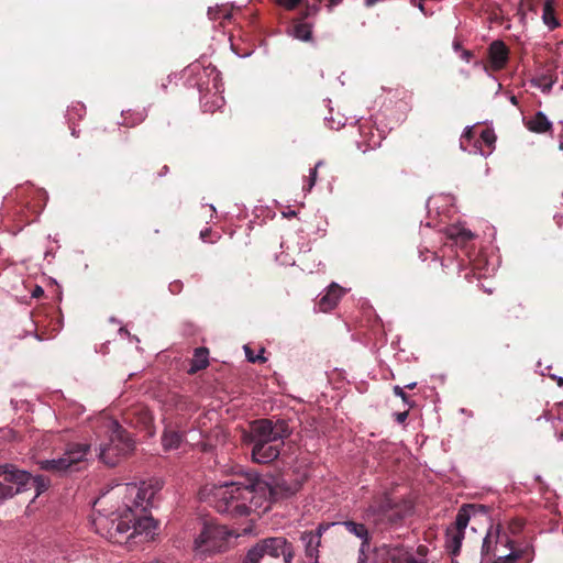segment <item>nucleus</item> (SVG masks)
I'll use <instances>...</instances> for the list:
<instances>
[{"label":"nucleus","mask_w":563,"mask_h":563,"mask_svg":"<svg viewBox=\"0 0 563 563\" xmlns=\"http://www.w3.org/2000/svg\"><path fill=\"white\" fill-rule=\"evenodd\" d=\"M322 162H318L314 166V168L310 169V175H309V179H308V183L306 185H303V190L306 191H310L313 186L316 185V181H317V174H318V168L321 166Z\"/></svg>","instance_id":"2f4dec72"},{"label":"nucleus","mask_w":563,"mask_h":563,"mask_svg":"<svg viewBox=\"0 0 563 563\" xmlns=\"http://www.w3.org/2000/svg\"><path fill=\"white\" fill-rule=\"evenodd\" d=\"M343 294L344 289L341 286L335 283L331 284L327 292L318 300L319 310L328 312L334 309Z\"/></svg>","instance_id":"f3484780"},{"label":"nucleus","mask_w":563,"mask_h":563,"mask_svg":"<svg viewBox=\"0 0 563 563\" xmlns=\"http://www.w3.org/2000/svg\"><path fill=\"white\" fill-rule=\"evenodd\" d=\"M294 547L283 537L260 540L251 548L243 563H291Z\"/></svg>","instance_id":"423d86ee"},{"label":"nucleus","mask_w":563,"mask_h":563,"mask_svg":"<svg viewBox=\"0 0 563 563\" xmlns=\"http://www.w3.org/2000/svg\"><path fill=\"white\" fill-rule=\"evenodd\" d=\"M558 384H559V386H563V378L562 377L558 379Z\"/></svg>","instance_id":"864d4df0"},{"label":"nucleus","mask_w":563,"mask_h":563,"mask_svg":"<svg viewBox=\"0 0 563 563\" xmlns=\"http://www.w3.org/2000/svg\"><path fill=\"white\" fill-rule=\"evenodd\" d=\"M463 136H464V137H466V139H472V136H473V132H472V130H471V129H467V130L464 132Z\"/></svg>","instance_id":"49530a36"},{"label":"nucleus","mask_w":563,"mask_h":563,"mask_svg":"<svg viewBox=\"0 0 563 563\" xmlns=\"http://www.w3.org/2000/svg\"><path fill=\"white\" fill-rule=\"evenodd\" d=\"M133 490H136L135 495V505L136 506H143V503L146 500L147 503L154 497V490H150L147 487H140L136 488L135 486L132 487Z\"/></svg>","instance_id":"cd10ccee"},{"label":"nucleus","mask_w":563,"mask_h":563,"mask_svg":"<svg viewBox=\"0 0 563 563\" xmlns=\"http://www.w3.org/2000/svg\"><path fill=\"white\" fill-rule=\"evenodd\" d=\"M124 420L135 429L144 431L148 437L155 433L154 418L146 407L136 406L130 408L124 413Z\"/></svg>","instance_id":"ddd939ff"},{"label":"nucleus","mask_w":563,"mask_h":563,"mask_svg":"<svg viewBox=\"0 0 563 563\" xmlns=\"http://www.w3.org/2000/svg\"><path fill=\"white\" fill-rule=\"evenodd\" d=\"M464 533L449 530L448 531V540H446V549L452 556H457L461 551V543Z\"/></svg>","instance_id":"393cba45"},{"label":"nucleus","mask_w":563,"mask_h":563,"mask_svg":"<svg viewBox=\"0 0 563 563\" xmlns=\"http://www.w3.org/2000/svg\"><path fill=\"white\" fill-rule=\"evenodd\" d=\"M51 481L43 475L32 476L12 464L0 465V503L15 494L35 490V497L48 489Z\"/></svg>","instance_id":"39448f33"},{"label":"nucleus","mask_w":563,"mask_h":563,"mask_svg":"<svg viewBox=\"0 0 563 563\" xmlns=\"http://www.w3.org/2000/svg\"><path fill=\"white\" fill-rule=\"evenodd\" d=\"M209 366V350L207 347H197L190 361V367L187 371L189 375H194Z\"/></svg>","instance_id":"6ab92c4d"},{"label":"nucleus","mask_w":563,"mask_h":563,"mask_svg":"<svg viewBox=\"0 0 563 563\" xmlns=\"http://www.w3.org/2000/svg\"><path fill=\"white\" fill-rule=\"evenodd\" d=\"M560 150H563V143L560 144Z\"/></svg>","instance_id":"bf43d9fd"},{"label":"nucleus","mask_w":563,"mask_h":563,"mask_svg":"<svg viewBox=\"0 0 563 563\" xmlns=\"http://www.w3.org/2000/svg\"><path fill=\"white\" fill-rule=\"evenodd\" d=\"M265 490L266 486L255 479H249L247 483H225L214 488L213 506L218 512L233 518L247 516L250 511L264 507Z\"/></svg>","instance_id":"f257e3e1"},{"label":"nucleus","mask_w":563,"mask_h":563,"mask_svg":"<svg viewBox=\"0 0 563 563\" xmlns=\"http://www.w3.org/2000/svg\"><path fill=\"white\" fill-rule=\"evenodd\" d=\"M31 192H34V189L31 188V187H19L16 188L15 190V197L13 198L14 200H18V205L20 207V210H16L15 213H23V208H26L27 210L31 209V206H30V202L26 201V195L31 194ZM32 212L34 216L37 214V210L32 207Z\"/></svg>","instance_id":"b1692460"},{"label":"nucleus","mask_w":563,"mask_h":563,"mask_svg":"<svg viewBox=\"0 0 563 563\" xmlns=\"http://www.w3.org/2000/svg\"><path fill=\"white\" fill-rule=\"evenodd\" d=\"M214 97H216V100L213 101L211 107H208V102H206L203 104L205 111L213 112L216 108L220 109L224 104V100L222 97H218L216 95H214Z\"/></svg>","instance_id":"c9c22d12"},{"label":"nucleus","mask_w":563,"mask_h":563,"mask_svg":"<svg viewBox=\"0 0 563 563\" xmlns=\"http://www.w3.org/2000/svg\"><path fill=\"white\" fill-rule=\"evenodd\" d=\"M472 56V53L470 51H464V58L466 60H470V57Z\"/></svg>","instance_id":"8fccbe9b"},{"label":"nucleus","mask_w":563,"mask_h":563,"mask_svg":"<svg viewBox=\"0 0 563 563\" xmlns=\"http://www.w3.org/2000/svg\"><path fill=\"white\" fill-rule=\"evenodd\" d=\"M532 556V547H517L516 541L500 525H497L487 531L482 542L481 552L476 553L468 563H481L484 560L493 563H529Z\"/></svg>","instance_id":"7ed1b4c3"},{"label":"nucleus","mask_w":563,"mask_h":563,"mask_svg":"<svg viewBox=\"0 0 563 563\" xmlns=\"http://www.w3.org/2000/svg\"><path fill=\"white\" fill-rule=\"evenodd\" d=\"M319 10H320L319 4H307L303 8V10L300 12L299 19L305 21L306 19H308L310 16L317 15Z\"/></svg>","instance_id":"7c9ffc66"},{"label":"nucleus","mask_w":563,"mask_h":563,"mask_svg":"<svg viewBox=\"0 0 563 563\" xmlns=\"http://www.w3.org/2000/svg\"><path fill=\"white\" fill-rule=\"evenodd\" d=\"M412 511V504L389 492L375 495L364 508L362 518L378 531L401 527Z\"/></svg>","instance_id":"20e7f679"},{"label":"nucleus","mask_w":563,"mask_h":563,"mask_svg":"<svg viewBox=\"0 0 563 563\" xmlns=\"http://www.w3.org/2000/svg\"><path fill=\"white\" fill-rule=\"evenodd\" d=\"M302 0H278V3L286 10H294Z\"/></svg>","instance_id":"e433bc0d"},{"label":"nucleus","mask_w":563,"mask_h":563,"mask_svg":"<svg viewBox=\"0 0 563 563\" xmlns=\"http://www.w3.org/2000/svg\"><path fill=\"white\" fill-rule=\"evenodd\" d=\"M418 553L424 555L427 553V548L424 545H420L418 548Z\"/></svg>","instance_id":"de8ad7c7"},{"label":"nucleus","mask_w":563,"mask_h":563,"mask_svg":"<svg viewBox=\"0 0 563 563\" xmlns=\"http://www.w3.org/2000/svg\"><path fill=\"white\" fill-rule=\"evenodd\" d=\"M516 307H521V305H520V303L514 305V306L509 309V311L514 310Z\"/></svg>","instance_id":"6e6d98bb"},{"label":"nucleus","mask_w":563,"mask_h":563,"mask_svg":"<svg viewBox=\"0 0 563 563\" xmlns=\"http://www.w3.org/2000/svg\"><path fill=\"white\" fill-rule=\"evenodd\" d=\"M184 440V434L176 430H165L162 437V444L165 450L178 449Z\"/></svg>","instance_id":"5701e85b"},{"label":"nucleus","mask_w":563,"mask_h":563,"mask_svg":"<svg viewBox=\"0 0 563 563\" xmlns=\"http://www.w3.org/2000/svg\"><path fill=\"white\" fill-rule=\"evenodd\" d=\"M543 23L552 31L560 26L559 20L555 18L554 1L547 0L543 4L542 12Z\"/></svg>","instance_id":"4be33fe9"},{"label":"nucleus","mask_w":563,"mask_h":563,"mask_svg":"<svg viewBox=\"0 0 563 563\" xmlns=\"http://www.w3.org/2000/svg\"><path fill=\"white\" fill-rule=\"evenodd\" d=\"M481 140L487 145L493 146L496 142V135L493 130L485 129L481 132Z\"/></svg>","instance_id":"72a5a7b5"},{"label":"nucleus","mask_w":563,"mask_h":563,"mask_svg":"<svg viewBox=\"0 0 563 563\" xmlns=\"http://www.w3.org/2000/svg\"><path fill=\"white\" fill-rule=\"evenodd\" d=\"M394 394L402 399V401L408 405L409 407L413 406V402L410 400V397L404 391V388L396 385L393 388Z\"/></svg>","instance_id":"f704fd0d"},{"label":"nucleus","mask_w":563,"mask_h":563,"mask_svg":"<svg viewBox=\"0 0 563 563\" xmlns=\"http://www.w3.org/2000/svg\"><path fill=\"white\" fill-rule=\"evenodd\" d=\"M450 236L456 242L465 243L473 239V233L466 229H453Z\"/></svg>","instance_id":"c756f323"},{"label":"nucleus","mask_w":563,"mask_h":563,"mask_svg":"<svg viewBox=\"0 0 563 563\" xmlns=\"http://www.w3.org/2000/svg\"><path fill=\"white\" fill-rule=\"evenodd\" d=\"M132 523H131V538L135 536H143L146 540H151L154 537L156 529V521L150 516L136 517L132 510Z\"/></svg>","instance_id":"2eb2a0df"},{"label":"nucleus","mask_w":563,"mask_h":563,"mask_svg":"<svg viewBox=\"0 0 563 563\" xmlns=\"http://www.w3.org/2000/svg\"><path fill=\"white\" fill-rule=\"evenodd\" d=\"M387 558L391 563H426L424 560L416 559L415 555L402 545L390 547L387 550Z\"/></svg>","instance_id":"a211bd4d"},{"label":"nucleus","mask_w":563,"mask_h":563,"mask_svg":"<svg viewBox=\"0 0 563 563\" xmlns=\"http://www.w3.org/2000/svg\"><path fill=\"white\" fill-rule=\"evenodd\" d=\"M477 512L486 514V506L475 504L464 505L456 515L454 531L464 533V529L467 527L472 516H475Z\"/></svg>","instance_id":"dca6fc26"},{"label":"nucleus","mask_w":563,"mask_h":563,"mask_svg":"<svg viewBox=\"0 0 563 563\" xmlns=\"http://www.w3.org/2000/svg\"><path fill=\"white\" fill-rule=\"evenodd\" d=\"M343 0H329V3L327 4L329 10H332L333 7L339 5Z\"/></svg>","instance_id":"79ce46f5"},{"label":"nucleus","mask_w":563,"mask_h":563,"mask_svg":"<svg viewBox=\"0 0 563 563\" xmlns=\"http://www.w3.org/2000/svg\"><path fill=\"white\" fill-rule=\"evenodd\" d=\"M109 440L100 444L99 459L108 466H115L134 450L135 442L118 421L108 422Z\"/></svg>","instance_id":"6e6552de"},{"label":"nucleus","mask_w":563,"mask_h":563,"mask_svg":"<svg viewBox=\"0 0 563 563\" xmlns=\"http://www.w3.org/2000/svg\"><path fill=\"white\" fill-rule=\"evenodd\" d=\"M294 35L301 41H309L311 38V25L298 18L294 25Z\"/></svg>","instance_id":"a878e982"},{"label":"nucleus","mask_w":563,"mask_h":563,"mask_svg":"<svg viewBox=\"0 0 563 563\" xmlns=\"http://www.w3.org/2000/svg\"><path fill=\"white\" fill-rule=\"evenodd\" d=\"M552 88V82H548V84H544L543 88H542V91L543 92H549Z\"/></svg>","instance_id":"c03bdc74"},{"label":"nucleus","mask_w":563,"mask_h":563,"mask_svg":"<svg viewBox=\"0 0 563 563\" xmlns=\"http://www.w3.org/2000/svg\"><path fill=\"white\" fill-rule=\"evenodd\" d=\"M245 355L249 362L251 363H265L266 358L262 354H254V352L249 347L244 346ZM264 352V349L261 350V353Z\"/></svg>","instance_id":"473e14b6"},{"label":"nucleus","mask_w":563,"mask_h":563,"mask_svg":"<svg viewBox=\"0 0 563 563\" xmlns=\"http://www.w3.org/2000/svg\"><path fill=\"white\" fill-rule=\"evenodd\" d=\"M21 221H25V222L30 223V222L34 221V218H30L29 216L25 214V216L21 217Z\"/></svg>","instance_id":"09e8293b"},{"label":"nucleus","mask_w":563,"mask_h":563,"mask_svg":"<svg viewBox=\"0 0 563 563\" xmlns=\"http://www.w3.org/2000/svg\"><path fill=\"white\" fill-rule=\"evenodd\" d=\"M528 130L534 133H544L552 129V123L547 115L539 111L529 121L526 122Z\"/></svg>","instance_id":"412c9836"},{"label":"nucleus","mask_w":563,"mask_h":563,"mask_svg":"<svg viewBox=\"0 0 563 563\" xmlns=\"http://www.w3.org/2000/svg\"><path fill=\"white\" fill-rule=\"evenodd\" d=\"M167 170H168V167H167L166 165H165V166H163V168H162V173H161L159 175H163V173H166Z\"/></svg>","instance_id":"603ef678"},{"label":"nucleus","mask_w":563,"mask_h":563,"mask_svg":"<svg viewBox=\"0 0 563 563\" xmlns=\"http://www.w3.org/2000/svg\"><path fill=\"white\" fill-rule=\"evenodd\" d=\"M307 471L302 467H294L283 472L276 479L268 483L261 478H255L267 488L265 490V504L263 509L267 510L272 500L288 498L300 490L302 484L307 481Z\"/></svg>","instance_id":"0eeeda50"},{"label":"nucleus","mask_w":563,"mask_h":563,"mask_svg":"<svg viewBox=\"0 0 563 563\" xmlns=\"http://www.w3.org/2000/svg\"><path fill=\"white\" fill-rule=\"evenodd\" d=\"M416 385H417V384H416L415 382H413V383H409V384H407V385L405 386V388H407V389H413V388L416 387Z\"/></svg>","instance_id":"3c124183"},{"label":"nucleus","mask_w":563,"mask_h":563,"mask_svg":"<svg viewBox=\"0 0 563 563\" xmlns=\"http://www.w3.org/2000/svg\"><path fill=\"white\" fill-rule=\"evenodd\" d=\"M556 418L563 421V404L560 402L556 405Z\"/></svg>","instance_id":"a19ab883"},{"label":"nucleus","mask_w":563,"mask_h":563,"mask_svg":"<svg viewBox=\"0 0 563 563\" xmlns=\"http://www.w3.org/2000/svg\"><path fill=\"white\" fill-rule=\"evenodd\" d=\"M220 13H221V10L220 9H213V8H209L208 10V15L211 20H217V19H220Z\"/></svg>","instance_id":"ea45409f"},{"label":"nucleus","mask_w":563,"mask_h":563,"mask_svg":"<svg viewBox=\"0 0 563 563\" xmlns=\"http://www.w3.org/2000/svg\"><path fill=\"white\" fill-rule=\"evenodd\" d=\"M89 450V444L70 443L67 445L63 456L58 459L41 461L40 466L44 471L56 474L77 472L80 470V465L85 462Z\"/></svg>","instance_id":"9d476101"},{"label":"nucleus","mask_w":563,"mask_h":563,"mask_svg":"<svg viewBox=\"0 0 563 563\" xmlns=\"http://www.w3.org/2000/svg\"><path fill=\"white\" fill-rule=\"evenodd\" d=\"M342 525L344 526L347 532L354 534L355 537L362 540V548L369 545V531L364 523L356 522L353 520H346L342 522Z\"/></svg>","instance_id":"aec40b11"},{"label":"nucleus","mask_w":563,"mask_h":563,"mask_svg":"<svg viewBox=\"0 0 563 563\" xmlns=\"http://www.w3.org/2000/svg\"><path fill=\"white\" fill-rule=\"evenodd\" d=\"M183 289V283L180 280H174L169 284V290L172 294H179Z\"/></svg>","instance_id":"4c0bfd02"},{"label":"nucleus","mask_w":563,"mask_h":563,"mask_svg":"<svg viewBox=\"0 0 563 563\" xmlns=\"http://www.w3.org/2000/svg\"><path fill=\"white\" fill-rule=\"evenodd\" d=\"M552 415L550 412H544L542 416H539L536 419L534 428L536 430L545 429L548 431L554 429L553 423L551 422Z\"/></svg>","instance_id":"c85d7f7f"},{"label":"nucleus","mask_w":563,"mask_h":563,"mask_svg":"<svg viewBox=\"0 0 563 563\" xmlns=\"http://www.w3.org/2000/svg\"><path fill=\"white\" fill-rule=\"evenodd\" d=\"M322 0H318V2H321Z\"/></svg>","instance_id":"052dcab7"},{"label":"nucleus","mask_w":563,"mask_h":563,"mask_svg":"<svg viewBox=\"0 0 563 563\" xmlns=\"http://www.w3.org/2000/svg\"><path fill=\"white\" fill-rule=\"evenodd\" d=\"M394 416H395V420L398 423H404L407 420V418H408V410H405L402 412H397Z\"/></svg>","instance_id":"58836bf2"},{"label":"nucleus","mask_w":563,"mask_h":563,"mask_svg":"<svg viewBox=\"0 0 563 563\" xmlns=\"http://www.w3.org/2000/svg\"><path fill=\"white\" fill-rule=\"evenodd\" d=\"M144 118H145V114H144V113H141V114H140V119H139V120H140V121H143V120H144Z\"/></svg>","instance_id":"13d9d810"},{"label":"nucleus","mask_w":563,"mask_h":563,"mask_svg":"<svg viewBox=\"0 0 563 563\" xmlns=\"http://www.w3.org/2000/svg\"><path fill=\"white\" fill-rule=\"evenodd\" d=\"M334 525V522H322L318 525L316 530L305 531L301 533L300 541L305 548V555L308 563H318L321 537L331 526Z\"/></svg>","instance_id":"f8f14e48"},{"label":"nucleus","mask_w":563,"mask_h":563,"mask_svg":"<svg viewBox=\"0 0 563 563\" xmlns=\"http://www.w3.org/2000/svg\"><path fill=\"white\" fill-rule=\"evenodd\" d=\"M41 295H43V289L37 287L33 292V297H40Z\"/></svg>","instance_id":"a18cd8bd"},{"label":"nucleus","mask_w":563,"mask_h":563,"mask_svg":"<svg viewBox=\"0 0 563 563\" xmlns=\"http://www.w3.org/2000/svg\"><path fill=\"white\" fill-rule=\"evenodd\" d=\"M229 16H230V14H229L228 12H223V13H222V18L227 19V18H229Z\"/></svg>","instance_id":"5fc2aeb1"},{"label":"nucleus","mask_w":563,"mask_h":563,"mask_svg":"<svg viewBox=\"0 0 563 563\" xmlns=\"http://www.w3.org/2000/svg\"><path fill=\"white\" fill-rule=\"evenodd\" d=\"M559 440H561V441L563 440V431H560V433H559Z\"/></svg>","instance_id":"4d7b16f0"},{"label":"nucleus","mask_w":563,"mask_h":563,"mask_svg":"<svg viewBox=\"0 0 563 563\" xmlns=\"http://www.w3.org/2000/svg\"><path fill=\"white\" fill-rule=\"evenodd\" d=\"M488 58L494 70L503 69L509 59V48L500 41H494L488 47Z\"/></svg>","instance_id":"4468645a"},{"label":"nucleus","mask_w":563,"mask_h":563,"mask_svg":"<svg viewBox=\"0 0 563 563\" xmlns=\"http://www.w3.org/2000/svg\"><path fill=\"white\" fill-rule=\"evenodd\" d=\"M525 525L526 521L523 519L514 518L508 522L507 528L504 530L510 536L511 539H514L522 532Z\"/></svg>","instance_id":"bb28decb"},{"label":"nucleus","mask_w":563,"mask_h":563,"mask_svg":"<svg viewBox=\"0 0 563 563\" xmlns=\"http://www.w3.org/2000/svg\"><path fill=\"white\" fill-rule=\"evenodd\" d=\"M290 433L285 420L260 419L251 423L250 431L243 434V442L252 445L251 455L255 463L266 464L278 457L284 439Z\"/></svg>","instance_id":"f03ea898"},{"label":"nucleus","mask_w":563,"mask_h":563,"mask_svg":"<svg viewBox=\"0 0 563 563\" xmlns=\"http://www.w3.org/2000/svg\"><path fill=\"white\" fill-rule=\"evenodd\" d=\"M132 509L129 507L124 514L109 518L98 515L92 523L96 532L113 543H125L131 539Z\"/></svg>","instance_id":"1a4fd4ad"},{"label":"nucleus","mask_w":563,"mask_h":563,"mask_svg":"<svg viewBox=\"0 0 563 563\" xmlns=\"http://www.w3.org/2000/svg\"><path fill=\"white\" fill-rule=\"evenodd\" d=\"M210 232H211L210 229H206V230L201 231V233H200L201 239L206 241V239L210 234Z\"/></svg>","instance_id":"37998d69"},{"label":"nucleus","mask_w":563,"mask_h":563,"mask_svg":"<svg viewBox=\"0 0 563 563\" xmlns=\"http://www.w3.org/2000/svg\"><path fill=\"white\" fill-rule=\"evenodd\" d=\"M230 536L224 526L205 523L203 529L195 540V551L198 554H210L222 551Z\"/></svg>","instance_id":"9b49d317"}]
</instances>
